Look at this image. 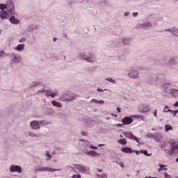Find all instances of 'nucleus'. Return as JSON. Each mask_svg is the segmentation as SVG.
I'll return each mask as SVG.
<instances>
[{
  "mask_svg": "<svg viewBox=\"0 0 178 178\" xmlns=\"http://www.w3.org/2000/svg\"><path fill=\"white\" fill-rule=\"evenodd\" d=\"M98 172H102V170L97 169Z\"/></svg>",
  "mask_w": 178,
  "mask_h": 178,
  "instance_id": "60",
  "label": "nucleus"
},
{
  "mask_svg": "<svg viewBox=\"0 0 178 178\" xmlns=\"http://www.w3.org/2000/svg\"><path fill=\"white\" fill-rule=\"evenodd\" d=\"M171 94L175 97V98H177L178 97V90L177 89H172L171 90Z\"/></svg>",
  "mask_w": 178,
  "mask_h": 178,
  "instance_id": "18",
  "label": "nucleus"
},
{
  "mask_svg": "<svg viewBox=\"0 0 178 178\" xmlns=\"http://www.w3.org/2000/svg\"><path fill=\"white\" fill-rule=\"evenodd\" d=\"M170 144L172 147V151H176V149H178V144L175 143V141H170Z\"/></svg>",
  "mask_w": 178,
  "mask_h": 178,
  "instance_id": "13",
  "label": "nucleus"
},
{
  "mask_svg": "<svg viewBox=\"0 0 178 178\" xmlns=\"http://www.w3.org/2000/svg\"><path fill=\"white\" fill-rule=\"evenodd\" d=\"M119 165L121 168H124V165L123 164V163H120Z\"/></svg>",
  "mask_w": 178,
  "mask_h": 178,
  "instance_id": "44",
  "label": "nucleus"
},
{
  "mask_svg": "<svg viewBox=\"0 0 178 178\" xmlns=\"http://www.w3.org/2000/svg\"><path fill=\"white\" fill-rule=\"evenodd\" d=\"M99 147H105L104 144L99 145Z\"/></svg>",
  "mask_w": 178,
  "mask_h": 178,
  "instance_id": "57",
  "label": "nucleus"
},
{
  "mask_svg": "<svg viewBox=\"0 0 178 178\" xmlns=\"http://www.w3.org/2000/svg\"><path fill=\"white\" fill-rule=\"evenodd\" d=\"M72 178H81V175L78 174V175H74L72 176Z\"/></svg>",
  "mask_w": 178,
  "mask_h": 178,
  "instance_id": "31",
  "label": "nucleus"
},
{
  "mask_svg": "<svg viewBox=\"0 0 178 178\" xmlns=\"http://www.w3.org/2000/svg\"><path fill=\"white\" fill-rule=\"evenodd\" d=\"M122 42H123V44H124L126 45V44H129V42H130V40H129V39H124L122 40Z\"/></svg>",
  "mask_w": 178,
  "mask_h": 178,
  "instance_id": "29",
  "label": "nucleus"
},
{
  "mask_svg": "<svg viewBox=\"0 0 178 178\" xmlns=\"http://www.w3.org/2000/svg\"><path fill=\"white\" fill-rule=\"evenodd\" d=\"M129 76L131 77V79H138V71L131 70L129 72Z\"/></svg>",
  "mask_w": 178,
  "mask_h": 178,
  "instance_id": "7",
  "label": "nucleus"
},
{
  "mask_svg": "<svg viewBox=\"0 0 178 178\" xmlns=\"http://www.w3.org/2000/svg\"><path fill=\"white\" fill-rule=\"evenodd\" d=\"M76 97L74 96V95H63V96H61V99L62 101L64 102H70V101H74Z\"/></svg>",
  "mask_w": 178,
  "mask_h": 178,
  "instance_id": "2",
  "label": "nucleus"
},
{
  "mask_svg": "<svg viewBox=\"0 0 178 178\" xmlns=\"http://www.w3.org/2000/svg\"><path fill=\"white\" fill-rule=\"evenodd\" d=\"M112 116H115V118H118V115H115L113 113H111Z\"/></svg>",
  "mask_w": 178,
  "mask_h": 178,
  "instance_id": "56",
  "label": "nucleus"
},
{
  "mask_svg": "<svg viewBox=\"0 0 178 178\" xmlns=\"http://www.w3.org/2000/svg\"><path fill=\"white\" fill-rule=\"evenodd\" d=\"M61 169H55L47 167H42L40 168H38L35 170V172H60Z\"/></svg>",
  "mask_w": 178,
  "mask_h": 178,
  "instance_id": "1",
  "label": "nucleus"
},
{
  "mask_svg": "<svg viewBox=\"0 0 178 178\" xmlns=\"http://www.w3.org/2000/svg\"><path fill=\"white\" fill-rule=\"evenodd\" d=\"M160 168L159 169V172H162V168H166V165H162V164H159Z\"/></svg>",
  "mask_w": 178,
  "mask_h": 178,
  "instance_id": "30",
  "label": "nucleus"
},
{
  "mask_svg": "<svg viewBox=\"0 0 178 178\" xmlns=\"http://www.w3.org/2000/svg\"><path fill=\"white\" fill-rule=\"evenodd\" d=\"M46 97L49 98V97H51V91H47L46 94Z\"/></svg>",
  "mask_w": 178,
  "mask_h": 178,
  "instance_id": "36",
  "label": "nucleus"
},
{
  "mask_svg": "<svg viewBox=\"0 0 178 178\" xmlns=\"http://www.w3.org/2000/svg\"><path fill=\"white\" fill-rule=\"evenodd\" d=\"M168 112H170L171 113H174V116H175V115H177V113H178V111L177 110L172 111V110L168 109Z\"/></svg>",
  "mask_w": 178,
  "mask_h": 178,
  "instance_id": "27",
  "label": "nucleus"
},
{
  "mask_svg": "<svg viewBox=\"0 0 178 178\" xmlns=\"http://www.w3.org/2000/svg\"><path fill=\"white\" fill-rule=\"evenodd\" d=\"M87 155H88V156H97V153L95 151L90 150L87 152Z\"/></svg>",
  "mask_w": 178,
  "mask_h": 178,
  "instance_id": "20",
  "label": "nucleus"
},
{
  "mask_svg": "<svg viewBox=\"0 0 178 178\" xmlns=\"http://www.w3.org/2000/svg\"><path fill=\"white\" fill-rule=\"evenodd\" d=\"M140 153H141V151H136V155H140Z\"/></svg>",
  "mask_w": 178,
  "mask_h": 178,
  "instance_id": "50",
  "label": "nucleus"
},
{
  "mask_svg": "<svg viewBox=\"0 0 178 178\" xmlns=\"http://www.w3.org/2000/svg\"><path fill=\"white\" fill-rule=\"evenodd\" d=\"M156 112H158V110H155L154 113V116H155L156 118V116H158L156 114Z\"/></svg>",
  "mask_w": 178,
  "mask_h": 178,
  "instance_id": "46",
  "label": "nucleus"
},
{
  "mask_svg": "<svg viewBox=\"0 0 178 178\" xmlns=\"http://www.w3.org/2000/svg\"><path fill=\"white\" fill-rule=\"evenodd\" d=\"M165 127V131H169V130H173V127H172V125L166 124Z\"/></svg>",
  "mask_w": 178,
  "mask_h": 178,
  "instance_id": "24",
  "label": "nucleus"
},
{
  "mask_svg": "<svg viewBox=\"0 0 178 178\" xmlns=\"http://www.w3.org/2000/svg\"><path fill=\"white\" fill-rule=\"evenodd\" d=\"M149 178H158V177L149 176Z\"/></svg>",
  "mask_w": 178,
  "mask_h": 178,
  "instance_id": "59",
  "label": "nucleus"
},
{
  "mask_svg": "<svg viewBox=\"0 0 178 178\" xmlns=\"http://www.w3.org/2000/svg\"><path fill=\"white\" fill-rule=\"evenodd\" d=\"M122 151L126 154H133V152H134V151H133L131 147H123L122 148Z\"/></svg>",
  "mask_w": 178,
  "mask_h": 178,
  "instance_id": "11",
  "label": "nucleus"
},
{
  "mask_svg": "<svg viewBox=\"0 0 178 178\" xmlns=\"http://www.w3.org/2000/svg\"><path fill=\"white\" fill-rule=\"evenodd\" d=\"M118 126H122V124H119Z\"/></svg>",
  "mask_w": 178,
  "mask_h": 178,
  "instance_id": "63",
  "label": "nucleus"
},
{
  "mask_svg": "<svg viewBox=\"0 0 178 178\" xmlns=\"http://www.w3.org/2000/svg\"><path fill=\"white\" fill-rule=\"evenodd\" d=\"M164 177L165 178H172V177L170 175H169V174H168V172H164Z\"/></svg>",
  "mask_w": 178,
  "mask_h": 178,
  "instance_id": "32",
  "label": "nucleus"
},
{
  "mask_svg": "<svg viewBox=\"0 0 178 178\" xmlns=\"http://www.w3.org/2000/svg\"><path fill=\"white\" fill-rule=\"evenodd\" d=\"M106 80L107 81H110V83H113L115 84V83H116V81L113 80V79L112 78H106Z\"/></svg>",
  "mask_w": 178,
  "mask_h": 178,
  "instance_id": "28",
  "label": "nucleus"
},
{
  "mask_svg": "<svg viewBox=\"0 0 178 178\" xmlns=\"http://www.w3.org/2000/svg\"><path fill=\"white\" fill-rule=\"evenodd\" d=\"M90 148H91L92 149H98V147H95V146H94V145H91V146H90Z\"/></svg>",
  "mask_w": 178,
  "mask_h": 178,
  "instance_id": "40",
  "label": "nucleus"
},
{
  "mask_svg": "<svg viewBox=\"0 0 178 178\" xmlns=\"http://www.w3.org/2000/svg\"><path fill=\"white\" fill-rule=\"evenodd\" d=\"M10 170L12 172H17V173H22V172H23L20 165H12L10 168Z\"/></svg>",
  "mask_w": 178,
  "mask_h": 178,
  "instance_id": "8",
  "label": "nucleus"
},
{
  "mask_svg": "<svg viewBox=\"0 0 178 178\" xmlns=\"http://www.w3.org/2000/svg\"><path fill=\"white\" fill-rule=\"evenodd\" d=\"M102 177H106V175L105 173H104L103 175L102 176Z\"/></svg>",
  "mask_w": 178,
  "mask_h": 178,
  "instance_id": "58",
  "label": "nucleus"
},
{
  "mask_svg": "<svg viewBox=\"0 0 178 178\" xmlns=\"http://www.w3.org/2000/svg\"><path fill=\"white\" fill-rule=\"evenodd\" d=\"M10 22L13 24H19V23H20V21L19 19H16V17H15V16H12L11 17H10Z\"/></svg>",
  "mask_w": 178,
  "mask_h": 178,
  "instance_id": "10",
  "label": "nucleus"
},
{
  "mask_svg": "<svg viewBox=\"0 0 178 178\" xmlns=\"http://www.w3.org/2000/svg\"><path fill=\"white\" fill-rule=\"evenodd\" d=\"M170 65H175V60H171L170 61Z\"/></svg>",
  "mask_w": 178,
  "mask_h": 178,
  "instance_id": "42",
  "label": "nucleus"
},
{
  "mask_svg": "<svg viewBox=\"0 0 178 178\" xmlns=\"http://www.w3.org/2000/svg\"><path fill=\"white\" fill-rule=\"evenodd\" d=\"M124 135L125 137H127V138H130L131 140H133V138L134 137V135L133 134H129V133H124Z\"/></svg>",
  "mask_w": 178,
  "mask_h": 178,
  "instance_id": "22",
  "label": "nucleus"
},
{
  "mask_svg": "<svg viewBox=\"0 0 178 178\" xmlns=\"http://www.w3.org/2000/svg\"><path fill=\"white\" fill-rule=\"evenodd\" d=\"M58 40V38H53V41L55 42V41H56Z\"/></svg>",
  "mask_w": 178,
  "mask_h": 178,
  "instance_id": "54",
  "label": "nucleus"
},
{
  "mask_svg": "<svg viewBox=\"0 0 178 178\" xmlns=\"http://www.w3.org/2000/svg\"><path fill=\"white\" fill-rule=\"evenodd\" d=\"M118 143L122 145H126V144H127V140L126 138L120 139L118 140Z\"/></svg>",
  "mask_w": 178,
  "mask_h": 178,
  "instance_id": "21",
  "label": "nucleus"
},
{
  "mask_svg": "<svg viewBox=\"0 0 178 178\" xmlns=\"http://www.w3.org/2000/svg\"><path fill=\"white\" fill-rule=\"evenodd\" d=\"M149 111H151V107L147 104L143 105L139 108V112L140 113H145L149 112Z\"/></svg>",
  "mask_w": 178,
  "mask_h": 178,
  "instance_id": "5",
  "label": "nucleus"
},
{
  "mask_svg": "<svg viewBox=\"0 0 178 178\" xmlns=\"http://www.w3.org/2000/svg\"><path fill=\"white\" fill-rule=\"evenodd\" d=\"M145 26H147V27L151 26V23H148L147 24H145Z\"/></svg>",
  "mask_w": 178,
  "mask_h": 178,
  "instance_id": "52",
  "label": "nucleus"
},
{
  "mask_svg": "<svg viewBox=\"0 0 178 178\" xmlns=\"http://www.w3.org/2000/svg\"><path fill=\"white\" fill-rule=\"evenodd\" d=\"M104 100H98V104H104Z\"/></svg>",
  "mask_w": 178,
  "mask_h": 178,
  "instance_id": "48",
  "label": "nucleus"
},
{
  "mask_svg": "<svg viewBox=\"0 0 178 178\" xmlns=\"http://www.w3.org/2000/svg\"><path fill=\"white\" fill-rule=\"evenodd\" d=\"M3 55H5V51L3 50L0 51V56H3Z\"/></svg>",
  "mask_w": 178,
  "mask_h": 178,
  "instance_id": "35",
  "label": "nucleus"
},
{
  "mask_svg": "<svg viewBox=\"0 0 178 178\" xmlns=\"http://www.w3.org/2000/svg\"><path fill=\"white\" fill-rule=\"evenodd\" d=\"M97 91L99 92H104V90H102V89H101V88H98L97 89Z\"/></svg>",
  "mask_w": 178,
  "mask_h": 178,
  "instance_id": "47",
  "label": "nucleus"
},
{
  "mask_svg": "<svg viewBox=\"0 0 178 178\" xmlns=\"http://www.w3.org/2000/svg\"><path fill=\"white\" fill-rule=\"evenodd\" d=\"M162 170H168V168L165 167H162Z\"/></svg>",
  "mask_w": 178,
  "mask_h": 178,
  "instance_id": "53",
  "label": "nucleus"
},
{
  "mask_svg": "<svg viewBox=\"0 0 178 178\" xmlns=\"http://www.w3.org/2000/svg\"><path fill=\"white\" fill-rule=\"evenodd\" d=\"M47 161H49V159H51V155H49V154H47Z\"/></svg>",
  "mask_w": 178,
  "mask_h": 178,
  "instance_id": "45",
  "label": "nucleus"
},
{
  "mask_svg": "<svg viewBox=\"0 0 178 178\" xmlns=\"http://www.w3.org/2000/svg\"><path fill=\"white\" fill-rule=\"evenodd\" d=\"M176 162H178V158L176 159Z\"/></svg>",
  "mask_w": 178,
  "mask_h": 178,
  "instance_id": "62",
  "label": "nucleus"
},
{
  "mask_svg": "<svg viewBox=\"0 0 178 178\" xmlns=\"http://www.w3.org/2000/svg\"><path fill=\"white\" fill-rule=\"evenodd\" d=\"M137 15H138V13H133V16H134V17H136V16H137Z\"/></svg>",
  "mask_w": 178,
  "mask_h": 178,
  "instance_id": "49",
  "label": "nucleus"
},
{
  "mask_svg": "<svg viewBox=\"0 0 178 178\" xmlns=\"http://www.w3.org/2000/svg\"><path fill=\"white\" fill-rule=\"evenodd\" d=\"M26 41V38H22L20 40L19 42H24Z\"/></svg>",
  "mask_w": 178,
  "mask_h": 178,
  "instance_id": "39",
  "label": "nucleus"
},
{
  "mask_svg": "<svg viewBox=\"0 0 178 178\" xmlns=\"http://www.w3.org/2000/svg\"><path fill=\"white\" fill-rule=\"evenodd\" d=\"M7 10L10 15H15V3L13 1L7 5Z\"/></svg>",
  "mask_w": 178,
  "mask_h": 178,
  "instance_id": "4",
  "label": "nucleus"
},
{
  "mask_svg": "<svg viewBox=\"0 0 178 178\" xmlns=\"http://www.w3.org/2000/svg\"><path fill=\"white\" fill-rule=\"evenodd\" d=\"M81 134H82V136H87V132H86V131H82V132H81Z\"/></svg>",
  "mask_w": 178,
  "mask_h": 178,
  "instance_id": "43",
  "label": "nucleus"
},
{
  "mask_svg": "<svg viewBox=\"0 0 178 178\" xmlns=\"http://www.w3.org/2000/svg\"><path fill=\"white\" fill-rule=\"evenodd\" d=\"M13 62H15V63L17 62H20V58H17V56L15 54L11 56Z\"/></svg>",
  "mask_w": 178,
  "mask_h": 178,
  "instance_id": "16",
  "label": "nucleus"
},
{
  "mask_svg": "<svg viewBox=\"0 0 178 178\" xmlns=\"http://www.w3.org/2000/svg\"><path fill=\"white\" fill-rule=\"evenodd\" d=\"M0 17L1 19H6V17H8V12L0 11Z\"/></svg>",
  "mask_w": 178,
  "mask_h": 178,
  "instance_id": "14",
  "label": "nucleus"
},
{
  "mask_svg": "<svg viewBox=\"0 0 178 178\" xmlns=\"http://www.w3.org/2000/svg\"><path fill=\"white\" fill-rule=\"evenodd\" d=\"M132 140H134L136 143H140V142L138 141V138H137L136 136H134Z\"/></svg>",
  "mask_w": 178,
  "mask_h": 178,
  "instance_id": "33",
  "label": "nucleus"
},
{
  "mask_svg": "<svg viewBox=\"0 0 178 178\" xmlns=\"http://www.w3.org/2000/svg\"><path fill=\"white\" fill-rule=\"evenodd\" d=\"M131 118H134L135 119H140V120H144V119H145V117L141 115H131Z\"/></svg>",
  "mask_w": 178,
  "mask_h": 178,
  "instance_id": "17",
  "label": "nucleus"
},
{
  "mask_svg": "<svg viewBox=\"0 0 178 178\" xmlns=\"http://www.w3.org/2000/svg\"><path fill=\"white\" fill-rule=\"evenodd\" d=\"M134 120L130 117H125L124 119H122V123L123 124H131L133 123Z\"/></svg>",
  "mask_w": 178,
  "mask_h": 178,
  "instance_id": "9",
  "label": "nucleus"
},
{
  "mask_svg": "<svg viewBox=\"0 0 178 178\" xmlns=\"http://www.w3.org/2000/svg\"><path fill=\"white\" fill-rule=\"evenodd\" d=\"M31 127L37 130V129H40V126L38 125V122L37 121H33L31 122Z\"/></svg>",
  "mask_w": 178,
  "mask_h": 178,
  "instance_id": "12",
  "label": "nucleus"
},
{
  "mask_svg": "<svg viewBox=\"0 0 178 178\" xmlns=\"http://www.w3.org/2000/svg\"><path fill=\"white\" fill-rule=\"evenodd\" d=\"M24 44H18L16 47L17 51H23L24 49Z\"/></svg>",
  "mask_w": 178,
  "mask_h": 178,
  "instance_id": "19",
  "label": "nucleus"
},
{
  "mask_svg": "<svg viewBox=\"0 0 178 178\" xmlns=\"http://www.w3.org/2000/svg\"><path fill=\"white\" fill-rule=\"evenodd\" d=\"M121 109H122V108H120V107L117 108V110L118 111L119 113L122 112V111H121Z\"/></svg>",
  "mask_w": 178,
  "mask_h": 178,
  "instance_id": "51",
  "label": "nucleus"
},
{
  "mask_svg": "<svg viewBox=\"0 0 178 178\" xmlns=\"http://www.w3.org/2000/svg\"><path fill=\"white\" fill-rule=\"evenodd\" d=\"M125 16H128L129 15V14L127 13H125Z\"/></svg>",
  "mask_w": 178,
  "mask_h": 178,
  "instance_id": "61",
  "label": "nucleus"
},
{
  "mask_svg": "<svg viewBox=\"0 0 178 178\" xmlns=\"http://www.w3.org/2000/svg\"><path fill=\"white\" fill-rule=\"evenodd\" d=\"M58 94V90H55V92L52 93L51 92L50 95H51V98H55V97H57Z\"/></svg>",
  "mask_w": 178,
  "mask_h": 178,
  "instance_id": "25",
  "label": "nucleus"
},
{
  "mask_svg": "<svg viewBox=\"0 0 178 178\" xmlns=\"http://www.w3.org/2000/svg\"><path fill=\"white\" fill-rule=\"evenodd\" d=\"M6 8H7V6L6 5H5L3 3L0 4V9L1 10H5V9H6Z\"/></svg>",
  "mask_w": 178,
  "mask_h": 178,
  "instance_id": "26",
  "label": "nucleus"
},
{
  "mask_svg": "<svg viewBox=\"0 0 178 178\" xmlns=\"http://www.w3.org/2000/svg\"><path fill=\"white\" fill-rule=\"evenodd\" d=\"M140 154H144L146 156H151V155H152V154H148V151L147 150L140 151Z\"/></svg>",
  "mask_w": 178,
  "mask_h": 178,
  "instance_id": "23",
  "label": "nucleus"
},
{
  "mask_svg": "<svg viewBox=\"0 0 178 178\" xmlns=\"http://www.w3.org/2000/svg\"><path fill=\"white\" fill-rule=\"evenodd\" d=\"M174 106H178V101L174 104Z\"/></svg>",
  "mask_w": 178,
  "mask_h": 178,
  "instance_id": "55",
  "label": "nucleus"
},
{
  "mask_svg": "<svg viewBox=\"0 0 178 178\" xmlns=\"http://www.w3.org/2000/svg\"><path fill=\"white\" fill-rule=\"evenodd\" d=\"M90 102H95V104H98V100L92 99Z\"/></svg>",
  "mask_w": 178,
  "mask_h": 178,
  "instance_id": "37",
  "label": "nucleus"
},
{
  "mask_svg": "<svg viewBox=\"0 0 178 178\" xmlns=\"http://www.w3.org/2000/svg\"><path fill=\"white\" fill-rule=\"evenodd\" d=\"M172 35H176L177 37H178V31H174L172 32Z\"/></svg>",
  "mask_w": 178,
  "mask_h": 178,
  "instance_id": "34",
  "label": "nucleus"
},
{
  "mask_svg": "<svg viewBox=\"0 0 178 178\" xmlns=\"http://www.w3.org/2000/svg\"><path fill=\"white\" fill-rule=\"evenodd\" d=\"M167 109H169V106H165V108L163 110V112H165V113L169 112V111H168Z\"/></svg>",
  "mask_w": 178,
  "mask_h": 178,
  "instance_id": "38",
  "label": "nucleus"
},
{
  "mask_svg": "<svg viewBox=\"0 0 178 178\" xmlns=\"http://www.w3.org/2000/svg\"><path fill=\"white\" fill-rule=\"evenodd\" d=\"M82 59L86 60V62H95V57L92 55H90V57L86 56V54H81Z\"/></svg>",
  "mask_w": 178,
  "mask_h": 178,
  "instance_id": "6",
  "label": "nucleus"
},
{
  "mask_svg": "<svg viewBox=\"0 0 178 178\" xmlns=\"http://www.w3.org/2000/svg\"><path fill=\"white\" fill-rule=\"evenodd\" d=\"M40 123H42V121H40Z\"/></svg>",
  "mask_w": 178,
  "mask_h": 178,
  "instance_id": "64",
  "label": "nucleus"
},
{
  "mask_svg": "<svg viewBox=\"0 0 178 178\" xmlns=\"http://www.w3.org/2000/svg\"><path fill=\"white\" fill-rule=\"evenodd\" d=\"M51 105H53L54 106H56L57 108H62V104H60V102H58L55 100H53L51 102Z\"/></svg>",
  "mask_w": 178,
  "mask_h": 178,
  "instance_id": "15",
  "label": "nucleus"
},
{
  "mask_svg": "<svg viewBox=\"0 0 178 178\" xmlns=\"http://www.w3.org/2000/svg\"><path fill=\"white\" fill-rule=\"evenodd\" d=\"M29 136L31 137H35V134H34L33 133H31V132L29 133Z\"/></svg>",
  "mask_w": 178,
  "mask_h": 178,
  "instance_id": "41",
  "label": "nucleus"
},
{
  "mask_svg": "<svg viewBox=\"0 0 178 178\" xmlns=\"http://www.w3.org/2000/svg\"><path fill=\"white\" fill-rule=\"evenodd\" d=\"M75 168L78 169L79 172H80L81 173H87L88 172H90V168L80 164L76 165Z\"/></svg>",
  "mask_w": 178,
  "mask_h": 178,
  "instance_id": "3",
  "label": "nucleus"
}]
</instances>
